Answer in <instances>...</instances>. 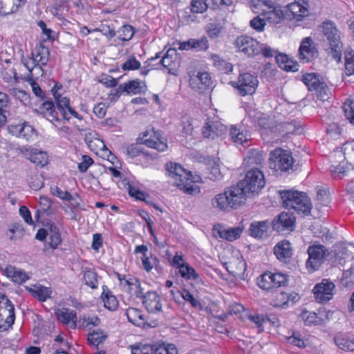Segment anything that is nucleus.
<instances>
[{"label":"nucleus","instance_id":"f257e3e1","mask_svg":"<svg viewBox=\"0 0 354 354\" xmlns=\"http://www.w3.org/2000/svg\"><path fill=\"white\" fill-rule=\"evenodd\" d=\"M248 195L244 185L239 182L236 185L225 189L223 193L214 196L211 200V205L215 209L228 212L243 204Z\"/></svg>","mask_w":354,"mask_h":354},{"label":"nucleus","instance_id":"f03ea898","mask_svg":"<svg viewBox=\"0 0 354 354\" xmlns=\"http://www.w3.org/2000/svg\"><path fill=\"white\" fill-rule=\"evenodd\" d=\"M168 176L171 178L172 184L185 193L195 195L201 192L200 187L195 185L197 181L190 171H187L180 165L169 162L166 165Z\"/></svg>","mask_w":354,"mask_h":354},{"label":"nucleus","instance_id":"7ed1b4c3","mask_svg":"<svg viewBox=\"0 0 354 354\" xmlns=\"http://www.w3.org/2000/svg\"><path fill=\"white\" fill-rule=\"evenodd\" d=\"M283 206L288 209H293L298 214H308L312 205L308 196L304 192L286 190L280 192Z\"/></svg>","mask_w":354,"mask_h":354},{"label":"nucleus","instance_id":"20e7f679","mask_svg":"<svg viewBox=\"0 0 354 354\" xmlns=\"http://www.w3.org/2000/svg\"><path fill=\"white\" fill-rule=\"evenodd\" d=\"M322 32L328 43L330 54L334 59L339 62L342 59L343 43L341 41V32L337 28L335 24L326 21L321 26Z\"/></svg>","mask_w":354,"mask_h":354},{"label":"nucleus","instance_id":"39448f33","mask_svg":"<svg viewBox=\"0 0 354 354\" xmlns=\"http://www.w3.org/2000/svg\"><path fill=\"white\" fill-rule=\"evenodd\" d=\"M57 106H55L54 103L51 100H46L44 102L39 106V113L50 121L57 130L64 134H68L71 131L69 127L64 125L66 120L63 118V116H59V111L56 110ZM66 122H68L66 120Z\"/></svg>","mask_w":354,"mask_h":354},{"label":"nucleus","instance_id":"423d86ee","mask_svg":"<svg viewBox=\"0 0 354 354\" xmlns=\"http://www.w3.org/2000/svg\"><path fill=\"white\" fill-rule=\"evenodd\" d=\"M293 163L292 154L287 150L277 148L270 154V167L276 171H287L292 168Z\"/></svg>","mask_w":354,"mask_h":354},{"label":"nucleus","instance_id":"0eeeda50","mask_svg":"<svg viewBox=\"0 0 354 354\" xmlns=\"http://www.w3.org/2000/svg\"><path fill=\"white\" fill-rule=\"evenodd\" d=\"M230 84L239 95H251L256 92L259 80L251 73H243L239 74L237 80L230 82Z\"/></svg>","mask_w":354,"mask_h":354},{"label":"nucleus","instance_id":"6e6552de","mask_svg":"<svg viewBox=\"0 0 354 354\" xmlns=\"http://www.w3.org/2000/svg\"><path fill=\"white\" fill-rule=\"evenodd\" d=\"M308 258L306 262V268L309 273L317 270L324 263L328 250L322 245H313L308 248Z\"/></svg>","mask_w":354,"mask_h":354},{"label":"nucleus","instance_id":"1a4fd4ad","mask_svg":"<svg viewBox=\"0 0 354 354\" xmlns=\"http://www.w3.org/2000/svg\"><path fill=\"white\" fill-rule=\"evenodd\" d=\"M15 319V307L5 295L0 296V331L12 327Z\"/></svg>","mask_w":354,"mask_h":354},{"label":"nucleus","instance_id":"9d476101","mask_svg":"<svg viewBox=\"0 0 354 354\" xmlns=\"http://www.w3.org/2000/svg\"><path fill=\"white\" fill-rule=\"evenodd\" d=\"M244 185L245 189L248 194H258L264 187L266 182L263 172L258 169L249 170L245 178L239 182Z\"/></svg>","mask_w":354,"mask_h":354},{"label":"nucleus","instance_id":"9b49d317","mask_svg":"<svg viewBox=\"0 0 354 354\" xmlns=\"http://www.w3.org/2000/svg\"><path fill=\"white\" fill-rule=\"evenodd\" d=\"M172 53H174V50L169 49L167 50L164 56H161V53H158L154 57H151L147 60L148 66L151 70L157 69L160 70L166 68L168 70L169 74H174V71L177 67V63L172 57Z\"/></svg>","mask_w":354,"mask_h":354},{"label":"nucleus","instance_id":"f8f14e48","mask_svg":"<svg viewBox=\"0 0 354 354\" xmlns=\"http://www.w3.org/2000/svg\"><path fill=\"white\" fill-rule=\"evenodd\" d=\"M51 92L55 99L57 109L65 120L69 121L72 116L79 120H83V116L71 106L70 100L68 97H63L57 88H52Z\"/></svg>","mask_w":354,"mask_h":354},{"label":"nucleus","instance_id":"ddd939ff","mask_svg":"<svg viewBox=\"0 0 354 354\" xmlns=\"http://www.w3.org/2000/svg\"><path fill=\"white\" fill-rule=\"evenodd\" d=\"M302 81L308 86L309 91L316 92L317 97L325 101L328 97V88L324 81L315 73H306L303 75Z\"/></svg>","mask_w":354,"mask_h":354},{"label":"nucleus","instance_id":"4468645a","mask_svg":"<svg viewBox=\"0 0 354 354\" xmlns=\"http://www.w3.org/2000/svg\"><path fill=\"white\" fill-rule=\"evenodd\" d=\"M142 142L148 147L155 149L158 151H165L167 149V142L162 136V132L153 128L147 129L142 133Z\"/></svg>","mask_w":354,"mask_h":354},{"label":"nucleus","instance_id":"2eb2a0df","mask_svg":"<svg viewBox=\"0 0 354 354\" xmlns=\"http://www.w3.org/2000/svg\"><path fill=\"white\" fill-rule=\"evenodd\" d=\"M235 45L239 52L248 57H254L260 53L261 44L251 37L239 36L235 40Z\"/></svg>","mask_w":354,"mask_h":354},{"label":"nucleus","instance_id":"dca6fc26","mask_svg":"<svg viewBox=\"0 0 354 354\" xmlns=\"http://www.w3.org/2000/svg\"><path fill=\"white\" fill-rule=\"evenodd\" d=\"M335 284L328 279H323L313 290L315 300L320 304L330 301L333 297Z\"/></svg>","mask_w":354,"mask_h":354},{"label":"nucleus","instance_id":"f3484780","mask_svg":"<svg viewBox=\"0 0 354 354\" xmlns=\"http://www.w3.org/2000/svg\"><path fill=\"white\" fill-rule=\"evenodd\" d=\"M299 59L304 63L312 61L317 55V50L310 37L302 39L299 48Z\"/></svg>","mask_w":354,"mask_h":354},{"label":"nucleus","instance_id":"a211bd4d","mask_svg":"<svg viewBox=\"0 0 354 354\" xmlns=\"http://www.w3.org/2000/svg\"><path fill=\"white\" fill-rule=\"evenodd\" d=\"M20 151L24 158L37 166L42 167L48 162V156L46 151L26 147L21 148Z\"/></svg>","mask_w":354,"mask_h":354},{"label":"nucleus","instance_id":"6ab92c4d","mask_svg":"<svg viewBox=\"0 0 354 354\" xmlns=\"http://www.w3.org/2000/svg\"><path fill=\"white\" fill-rule=\"evenodd\" d=\"M272 227V222L268 220L254 221L250 225L249 234L255 239H265L269 236Z\"/></svg>","mask_w":354,"mask_h":354},{"label":"nucleus","instance_id":"aec40b11","mask_svg":"<svg viewBox=\"0 0 354 354\" xmlns=\"http://www.w3.org/2000/svg\"><path fill=\"white\" fill-rule=\"evenodd\" d=\"M142 299V304L150 313H158L162 311V302L160 295L155 291H149L146 294L142 293L140 297Z\"/></svg>","mask_w":354,"mask_h":354},{"label":"nucleus","instance_id":"412c9836","mask_svg":"<svg viewBox=\"0 0 354 354\" xmlns=\"http://www.w3.org/2000/svg\"><path fill=\"white\" fill-rule=\"evenodd\" d=\"M226 130V127L220 122L208 120L202 129V134L205 138L214 139L224 133Z\"/></svg>","mask_w":354,"mask_h":354},{"label":"nucleus","instance_id":"4be33fe9","mask_svg":"<svg viewBox=\"0 0 354 354\" xmlns=\"http://www.w3.org/2000/svg\"><path fill=\"white\" fill-rule=\"evenodd\" d=\"M295 223V218L291 214L286 212H281L272 221V229L277 231L292 230Z\"/></svg>","mask_w":354,"mask_h":354},{"label":"nucleus","instance_id":"5701e85b","mask_svg":"<svg viewBox=\"0 0 354 354\" xmlns=\"http://www.w3.org/2000/svg\"><path fill=\"white\" fill-rule=\"evenodd\" d=\"M299 295L295 292H291L289 293L280 292L275 296L274 305L277 307L286 308L294 305L299 300Z\"/></svg>","mask_w":354,"mask_h":354},{"label":"nucleus","instance_id":"b1692460","mask_svg":"<svg viewBox=\"0 0 354 354\" xmlns=\"http://www.w3.org/2000/svg\"><path fill=\"white\" fill-rule=\"evenodd\" d=\"M55 316L64 325L69 326L71 328L76 327L77 317L75 310L63 308L56 310Z\"/></svg>","mask_w":354,"mask_h":354},{"label":"nucleus","instance_id":"393cba45","mask_svg":"<svg viewBox=\"0 0 354 354\" xmlns=\"http://www.w3.org/2000/svg\"><path fill=\"white\" fill-rule=\"evenodd\" d=\"M31 55L35 66L37 67L39 66V68L41 69V66L46 65L49 61L50 50L48 47L40 44L35 48Z\"/></svg>","mask_w":354,"mask_h":354},{"label":"nucleus","instance_id":"a878e982","mask_svg":"<svg viewBox=\"0 0 354 354\" xmlns=\"http://www.w3.org/2000/svg\"><path fill=\"white\" fill-rule=\"evenodd\" d=\"M121 288L137 298H140L142 296L143 291L140 281L136 277L127 276V279H123L122 281Z\"/></svg>","mask_w":354,"mask_h":354},{"label":"nucleus","instance_id":"bb28decb","mask_svg":"<svg viewBox=\"0 0 354 354\" xmlns=\"http://www.w3.org/2000/svg\"><path fill=\"white\" fill-rule=\"evenodd\" d=\"M3 274L14 283L21 284L30 279L27 272L15 266H9L3 270Z\"/></svg>","mask_w":354,"mask_h":354},{"label":"nucleus","instance_id":"cd10ccee","mask_svg":"<svg viewBox=\"0 0 354 354\" xmlns=\"http://www.w3.org/2000/svg\"><path fill=\"white\" fill-rule=\"evenodd\" d=\"M214 230L217 232L221 239L228 241H233L241 236L243 228L241 226L225 228L221 225H218V227H215Z\"/></svg>","mask_w":354,"mask_h":354},{"label":"nucleus","instance_id":"c85d7f7f","mask_svg":"<svg viewBox=\"0 0 354 354\" xmlns=\"http://www.w3.org/2000/svg\"><path fill=\"white\" fill-rule=\"evenodd\" d=\"M288 10L292 17L297 21H301L303 18L308 15V4L305 1L300 3L295 1L288 6Z\"/></svg>","mask_w":354,"mask_h":354},{"label":"nucleus","instance_id":"c756f323","mask_svg":"<svg viewBox=\"0 0 354 354\" xmlns=\"http://www.w3.org/2000/svg\"><path fill=\"white\" fill-rule=\"evenodd\" d=\"M62 241L59 228L55 223H48V234L46 240L47 245L55 250Z\"/></svg>","mask_w":354,"mask_h":354},{"label":"nucleus","instance_id":"7c9ffc66","mask_svg":"<svg viewBox=\"0 0 354 354\" xmlns=\"http://www.w3.org/2000/svg\"><path fill=\"white\" fill-rule=\"evenodd\" d=\"M11 131L18 137L24 138L26 140H29L36 133L33 127L26 123L11 127Z\"/></svg>","mask_w":354,"mask_h":354},{"label":"nucleus","instance_id":"2f4dec72","mask_svg":"<svg viewBox=\"0 0 354 354\" xmlns=\"http://www.w3.org/2000/svg\"><path fill=\"white\" fill-rule=\"evenodd\" d=\"M274 253L279 260H286L292 256L290 243L283 240L278 243L274 248Z\"/></svg>","mask_w":354,"mask_h":354},{"label":"nucleus","instance_id":"473e14b6","mask_svg":"<svg viewBox=\"0 0 354 354\" xmlns=\"http://www.w3.org/2000/svg\"><path fill=\"white\" fill-rule=\"evenodd\" d=\"M126 315L129 322L135 326L144 327L146 325L145 315L140 309L129 308L126 310Z\"/></svg>","mask_w":354,"mask_h":354},{"label":"nucleus","instance_id":"72a5a7b5","mask_svg":"<svg viewBox=\"0 0 354 354\" xmlns=\"http://www.w3.org/2000/svg\"><path fill=\"white\" fill-rule=\"evenodd\" d=\"M194 83L200 84L198 89L200 92H203L207 88H209L212 84V78L210 75L207 72L198 73L197 76L190 80V84L193 85Z\"/></svg>","mask_w":354,"mask_h":354},{"label":"nucleus","instance_id":"f704fd0d","mask_svg":"<svg viewBox=\"0 0 354 354\" xmlns=\"http://www.w3.org/2000/svg\"><path fill=\"white\" fill-rule=\"evenodd\" d=\"M108 335L106 331L98 328L93 330L88 334L87 340L90 345L97 347L100 344L103 343Z\"/></svg>","mask_w":354,"mask_h":354},{"label":"nucleus","instance_id":"c9c22d12","mask_svg":"<svg viewBox=\"0 0 354 354\" xmlns=\"http://www.w3.org/2000/svg\"><path fill=\"white\" fill-rule=\"evenodd\" d=\"M230 136L232 142L236 145L245 147L249 141L248 135L234 126L230 128Z\"/></svg>","mask_w":354,"mask_h":354},{"label":"nucleus","instance_id":"e433bc0d","mask_svg":"<svg viewBox=\"0 0 354 354\" xmlns=\"http://www.w3.org/2000/svg\"><path fill=\"white\" fill-rule=\"evenodd\" d=\"M334 341L339 348L345 351H354V339L346 335L338 334L335 337Z\"/></svg>","mask_w":354,"mask_h":354},{"label":"nucleus","instance_id":"4c0bfd02","mask_svg":"<svg viewBox=\"0 0 354 354\" xmlns=\"http://www.w3.org/2000/svg\"><path fill=\"white\" fill-rule=\"evenodd\" d=\"M120 91L127 94H138L142 92V86L138 80H133L120 84Z\"/></svg>","mask_w":354,"mask_h":354},{"label":"nucleus","instance_id":"58836bf2","mask_svg":"<svg viewBox=\"0 0 354 354\" xmlns=\"http://www.w3.org/2000/svg\"><path fill=\"white\" fill-rule=\"evenodd\" d=\"M127 154L129 158L138 157L140 159H151V156L139 145H131L127 148Z\"/></svg>","mask_w":354,"mask_h":354},{"label":"nucleus","instance_id":"ea45409f","mask_svg":"<svg viewBox=\"0 0 354 354\" xmlns=\"http://www.w3.org/2000/svg\"><path fill=\"white\" fill-rule=\"evenodd\" d=\"M29 292L34 297L37 298L41 301H46L50 297L52 293V290L50 288L41 286H35L32 288H30Z\"/></svg>","mask_w":354,"mask_h":354},{"label":"nucleus","instance_id":"a19ab883","mask_svg":"<svg viewBox=\"0 0 354 354\" xmlns=\"http://www.w3.org/2000/svg\"><path fill=\"white\" fill-rule=\"evenodd\" d=\"M211 59L213 61L214 65L217 67L218 70L226 74L230 73L233 71V66L232 64L221 59L218 55L212 54Z\"/></svg>","mask_w":354,"mask_h":354},{"label":"nucleus","instance_id":"79ce46f5","mask_svg":"<svg viewBox=\"0 0 354 354\" xmlns=\"http://www.w3.org/2000/svg\"><path fill=\"white\" fill-rule=\"evenodd\" d=\"M102 298L104 302V306L109 310H115L119 305L118 301L115 296H114L110 291L105 292V289L103 288Z\"/></svg>","mask_w":354,"mask_h":354},{"label":"nucleus","instance_id":"37998d69","mask_svg":"<svg viewBox=\"0 0 354 354\" xmlns=\"http://www.w3.org/2000/svg\"><path fill=\"white\" fill-rule=\"evenodd\" d=\"M24 0H3V8L1 15H6L16 12Z\"/></svg>","mask_w":354,"mask_h":354},{"label":"nucleus","instance_id":"c03bdc74","mask_svg":"<svg viewBox=\"0 0 354 354\" xmlns=\"http://www.w3.org/2000/svg\"><path fill=\"white\" fill-rule=\"evenodd\" d=\"M85 283L93 289H96L98 286L97 274L91 269H86L83 277Z\"/></svg>","mask_w":354,"mask_h":354},{"label":"nucleus","instance_id":"a18cd8bd","mask_svg":"<svg viewBox=\"0 0 354 354\" xmlns=\"http://www.w3.org/2000/svg\"><path fill=\"white\" fill-rule=\"evenodd\" d=\"M301 317L306 325H319L323 322V319L314 312H303Z\"/></svg>","mask_w":354,"mask_h":354},{"label":"nucleus","instance_id":"49530a36","mask_svg":"<svg viewBox=\"0 0 354 354\" xmlns=\"http://www.w3.org/2000/svg\"><path fill=\"white\" fill-rule=\"evenodd\" d=\"M157 345H147L140 344L131 346L132 354H153Z\"/></svg>","mask_w":354,"mask_h":354},{"label":"nucleus","instance_id":"de8ad7c7","mask_svg":"<svg viewBox=\"0 0 354 354\" xmlns=\"http://www.w3.org/2000/svg\"><path fill=\"white\" fill-rule=\"evenodd\" d=\"M179 293L182 298L188 302L192 307L196 308H202V305L201 302L196 299L194 295L187 290L183 289L182 290L179 291Z\"/></svg>","mask_w":354,"mask_h":354},{"label":"nucleus","instance_id":"09e8293b","mask_svg":"<svg viewBox=\"0 0 354 354\" xmlns=\"http://www.w3.org/2000/svg\"><path fill=\"white\" fill-rule=\"evenodd\" d=\"M93 145H95L99 150L102 151V155L104 156L109 158V156L111 155V151L106 147L104 142L100 139H95L89 142L88 147L93 150L96 151V153H98L97 149H94Z\"/></svg>","mask_w":354,"mask_h":354},{"label":"nucleus","instance_id":"8fccbe9b","mask_svg":"<svg viewBox=\"0 0 354 354\" xmlns=\"http://www.w3.org/2000/svg\"><path fill=\"white\" fill-rule=\"evenodd\" d=\"M258 125L263 129L272 130L276 126V122L273 118L266 115H261L257 120Z\"/></svg>","mask_w":354,"mask_h":354},{"label":"nucleus","instance_id":"3c124183","mask_svg":"<svg viewBox=\"0 0 354 354\" xmlns=\"http://www.w3.org/2000/svg\"><path fill=\"white\" fill-rule=\"evenodd\" d=\"M270 277L271 272H266L259 277L257 283L260 288L266 290H272Z\"/></svg>","mask_w":354,"mask_h":354},{"label":"nucleus","instance_id":"603ef678","mask_svg":"<svg viewBox=\"0 0 354 354\" xmlns=\"http://www.w3.org/2000/svg\"><path fill=\"white\" fill-rule=\"evenodd\" d=\"M271 281L272 289L284 286L288 281V276L280 272H271Z\"/></svg>","mask_w":354,"mask_h":354},{"label":"nucleus","instance_id":"864d4df0","mask_svg":"<svg viewBox=\"0 0 354 354\" xmlns=\"http://www.w3.org/2000/svg\"><path fill=\"white\" fill-rule=\"evenodd\" d=\"M179 272L180 276L186 279H196L198 277V274L196 272L195 270L188 263L181 266Z\"/></svg>","mask_w":354,"mask_h":354},{"label":"nucleus","instance_id":"5fc2aeb1","mask_svg":"<svg viewBox=\"0 0 354 354\" xmlns=\"http://www.w3.org/2000/svg\"><path fill=\"white\" fill-rule=\"evenodd\" d=\"M190 7L192 13H203L207 10L208 4L205 0H192Z\"/></svg>","mask_w":354,"mask_h":354},{"label":"nucleus","instance_id":"6e6d98bb","mask_svg":"<svg viewBox=\"0 0 354 354\" xmlns=\"http://www.w3.org/2000/svg\"><path fill=\"white\" fill-rule=\"evenodd\" d=\"M82 325L84 327L91 329L92 327L97 326L100 324V319L95 315H84L81 318Z\"/></svg>","mask_w":354,"mask_h":354},{"label":"nucleus","instance_id":"4d7b16f0","mask_svg":"<svg viewBox=\"0 0 354 354\" xmlns=\"http://www.w3.org/2000/svg\"><path fill=\"white\" fill-rule=\"evenodd\" d=\"M181 126L183 133L185 135H192L194 131L193 120L190 116L184 115L182 117Z\"/></svg>","mask_w":354,"mask_h":354},{"label":"nucleus","instance_id":"13d9d810","mask_svg":"<svg viewBox=\"0 0 354 354\" xmlns=\"http://www.w3.org/2000/svg\"><path fill=\"white\" fill-rule=\"evenodd\" d=\"M343 110L346 118L354 124V102L351 101L346 102L343 105Z\"/></svg>","mask_w":354,"mask_h":354},{"label":"nucleus","instance_id":"bf43d9fd","mask_svg":"<svg viewBox=\"0 0 354 354\" xmlns=\"http://www.w3.org/2000/svg\"><path fill=\"white\" fill-rule=\"evenodd\" d=\"M157 262V257L153 254H150V256L144 255L142 257V263L143 268L147 272H150L155 263Z\"/></svg>","mask_w":354,"mask_h":354},{"label":"nucleus","instance_id":"052dcab7","mask_svg":"<svg viewBox=\"0 0 354 354\" xmlns=\"http://www.w3.org/2000/svg\"><path fill=\"white\" fill-rule=\"evenodd\" d=\"M287 342L290 344L298 346L299 348H304L306 346L304 340L301 338V335L298 333L294 332L292 335L288 337Z\"/></svg>","mask_w":354,"mask_h":354},{"label":"nucleus","instance_id":"680f3d73","mask_svg":"<svg viewBox=\"0 0 354 354\" xmlns=\"http://www.w3.org/2000/svg\"><path fill=\"white\" fill-rule=\"evenodd\" d=\"M120 39L122 41H129L133 36V28L131 26H123L120 30Z\"/></svg>","mask_w":354,"mask_h":354},{"label":"nucleus","instance_id":"e2e57ef3","mask_svg":"<svg viewBox=\"0 0 354 354\" xmlns=\"http://www.w3.org/2000/svg\"><path fill=\"white\" fill-rule=\"evenodd\" d=\"M331 175L334 178L341 179L345 175L346 171L344 165L339 164L337 165H333L330 169Z\"/></svg>","mask_w":354,"mask_h":354},{"label":"nucleus","instance_id":"0e129e2a","mask_svg":"<svg viewBox=\"0 0 354 354\" xmlns=\"http://www.w3.org/2000/svg\"><path fill=\"white\" fill-rule=\"evenodd\" d=\"M178 351L176 348L171 344L168 347L159 345L156 347L153 354H177Z\"/></svg>","mask_w":354,"mask_h":354},{"label":"nucleus","instance_id":"69168bd1","mask_svg":"<svg viewBox=\"0 0 354 354\" xmlns=\"http://www.w3.org/2000/svg\"><path fill=\"white\" fill-rule=\"evenodd\" d=\"M140 66V63L134 57H132L122 65V68L123 71L136 70Z\"/></svg>","mask_w":354,"mask_h":354},{"label":"nucleus","instance_id":"338daca9","mask_svg":"<svg viewBox=\"0 0 354 354\" xmlns=\"http://www.w3.org/2000/svg\"><path fill=\"white\" fill-rule=\"evenodd\" d=\"M193 48L197 50H206L208 48V41L205 37L199 39H192Z\"/></svg>","mask_w":354,"mask_h":354},{"label":"nucleus","instance_id":"774afa93","mask_svg":"<svg viewBox=\"0 0 354 354\" xmlns=\"http://www.w3.org/2000/svg\"><path fill=\"white\" fill-rule=\"evenodd\" d=\"M39 209L46 214H49V211L51 209L52 203L50 200L46 196H41L39 198Z\"/></svg>","mask_w":354,"mask_h":354}]
</instances>
